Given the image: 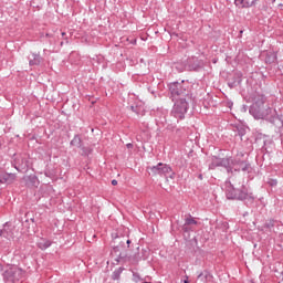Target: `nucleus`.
I'll list each match as a JSON object with an SVG mask.
<instances>
[{
  "label": "nucleus",
  "mask_w": 283,
  "mask_h": 283,
  "mask_svg": "<svg viewBox=\"0 0 283 283\" xmlns=\"http://www.w3.org/2000/svg\"><path fill=\"white\" fill-rule=\"evenodd\" d=\"M117 240H119V248L120 247H125V243H126V239L125 238H123V239H120V238H117Z\"/></svg>",
  "instance_id": "nucleus-26"
},
{
  "label": "nucleus",
  "mask_w": 283,
  "mask_h": 283,
  "mask_svg": "<svg viewBox=\"0 0 283 283\" xmlns=\"http://www.w3.org/2000/svg\"><path fill=\"white\" fill-rule=\"evenodd\" d=\"M61 45H63V42H61Z\"/></svg>",
  "instance_id": "nucleus-48"
},
{
  "label": "nucleus",
  "mask_w": 283,
  "mask_h": 283,
  "mask_svg": "<svg viewBox=\"0 0 283 283\" xmlns=\"http://www.w3.org/2000/svg\"><path fill=\"white\" fill-rule=\"evenodd\" d=\"M17 180V175L15 174H9L4 171L2 185H12Z\"/></svg>",
  "instance_id": "nucleus-12"
},
{
  "label": "nucleus",
  "mask_w": 283,
  "mask_h": 283,
  "mask_svg": "<svg viewBox=\"0 0 283 283\" xmlns=\"http://www.w3.org/2000/svg\"><path fill=\"white\" fill-rule=\"evenodd\" d=\"M255 3H258V0H252L251 2H249V8H253Z\"/></svg>",
  "instance_id": "nucleus-31"
},
{
  "label": "nucleus",
  "mask_w": 283,
  "mask_h": 283,
  "mask_svg": "<svg viewBox=\"0 0 283 283\" xmlns=\"http://www.w3.org/2000/svg\"><path fill=\"white\" fill-rule=\"evenodd\" d=\"M25 222H32L34 224L35 221H34V218H31V219H27Z\"/></svg>",
  "instance_id": "nucleus-35"
},
{
  "label": "nucleus",
  "mask_w": 283,
  "mask_h": 283,
  "mask_svg": "<svg viewBox=\"0 0 283 283\" xmlns=\"http://www.w3.org/2000/svg\"><path fill=\"white\" fill-rule=\"evenodd\" d=\"M248 283H254L253 280H249Z\"/></svg>",
  "instance_id": "nucleus-42"
},
{
  "label": "nucleus",
  "mask_w": 283,
  "mask_h": 283,
  "mask_svg": "<svg viewBox=\"0 0 283 283\" xmlns=\"http://www.w3.org/2000/svg\"><path fill=\"white\" fill-rule=\"evenodd\" d=\"M125 271V268H118L116 269L113 274H112V280H114V282H119L120 281V275H123V272Z\"/></svg>",
  "instance_id": "nucleus-14"
},
{
  "label": "nucleus",
  "mask_w": 283,
  "mask_h": 283,
  "mask_svg": "<svg viewBox=\"0 0 283 283\" xmlns=\"http://www.w3.org/2000/svg\"><path fill=\"white\" fill-rule=\"evenodd\" d=\"M15 169H17V171H20V168H19V166H15Z\"/></svg>",
  "instance_id": "nucleus-41"
},
{
  "label": "nucleus",
  "mask_w": 283,
  "mask_h": 283,
  "mask_svg": "<svg viewBox=\"0 0 283 283\" xmlns=\"http://www.w3.org/2000/svg\"><path fill=\"white\" fill-rule=\"evenodd\" d=\"M226 196L228 200H240L248 207L249 205H253L255 202L253 192L249 191V188H247L244 184L238 187V181H235L234 177H230V181H228Z\"/></svg>",
  "instance_id": "nucleus-2"
},
{
  "label": "nucleus",
  "mask_w": 283,
  "mask_h": 283,
  "mask_svg": "<svg viewBox=\"0 0 283 283\" xmlns=\"http://www.w3.org/2000/svg\"><path fill=\"white\" fill-rule=\"evenodd\" d=\"M2 275L6 283H19L23 280L25 272L19 266H11L6 270Z\"/></svg>",
  "instance_id": "nucleus-5"
},
{
  "label": "nucleus",
  "mask_w": 283,
  "mask_h": 283,
  "mask_svg": "<svg viewBox=\"0 0 283 283\" xmlns=\"http://www.w3.org/2000/svg\"><path fill=\"white\" fill-rule=\"evenodd\" d=\"M70 145L72 147H77L78 149H83V139L81 135H75L74 138L71 140Z\"/></svg>",
  "instance_id": "nucleus-13"
},
{
  "label": "nucleus",
  "mask_w": 283,
  "mask_h": 283,
  "mask_svg": "<svg viewBox=\"0 0 283 283\" xmlns=\"http://www.w3.org/2000/svg\"><path fill=\"white\" fill-rule=\"evenodd\" d=\"M135 260H136V262H140V260H147V258H143V256H140V255H135Z\"/></svg>",
  "instance_id": "nucleus-30"
},
{
  "label": "nucleus",
  "mask_w": 283,
  "mask_h": 283,
  "mask_svg": "<svg viewBox=\"0 0 283 283\" xmlns=\"http://www.w3.org/2000/svg\"><path fill=\"white\" fill-rule=\"evenodd\" d=\"M25 167H28V161H25L24 167H22V169H25Z\"/></svg>",
  "instance_id": "nucleus-38"
},
{
  "label": "nucleus",
  "mask_w": 283,
  "mask_h": 283,
  "mask_svg": "<svg viewBox=\"0 0 283 283\" xmlns=\"http://www.w3.org/2000/svg\"><path fill=\"white\" fill-rule=\"evenodd\" d=\"M250 114L256 120H268L272 125H277V112L266 104V97L264 95L254 97V103L250 106Z\"/></svg>",
  "instance_id": "nucleus-1"
},
{
  "label": "nucleus",
  "mask_w": 283,
  "mask_h": 283,
  "mask_svg": "<svg viewBox=\"0 0 283 283\" xmlns=\"http://www.w3.org/2000/svg\"><path fill=\"white\" fill-rule=\"evenodd\" d=\"M212 277L213 276L211 275V273L205 270L199 273V275L197 276V280H200V282L207 283V282H211Z\"/></svg>",
  "instance_id": "nucleus-11"
},
{
  "label": "nucleus",
  "mask_w": 283,
  "mask_h": 283,
  "mask_svg": "<svg viewBox=\"0 0 283 283\" xmlns=\"http://www.w3.org/2000/svg\"><path fill=\"white\" fill-rule=\"evenodd\" d=\"M234 6L239 8L240 10L244 8H249V1L247 0H234Z\"/></svg>",
  "instance_id": "nucleus-18"
},
{
  "label": "nucleus",
  "mask_w": 283,
  "mask_h": 283,
  "mask_svg": "<svg viewBox=\"0 0 283 283\" xmlns=\"http://www.w3.org/2000/svg\"><path fill=\"white\" fill-rule=\"evenodd\" d=\"M270 185H271V187H275V186L277 185V180H272V181L270 182Z\"/></svg>",
  "instance_id": "nucleus-33"
},
{
  "label": "nucleus",
  "mask_w": 283,
  "mask_h": 283,
  "mask_svg": "<svg viewBox=\"0 0 283 283\" xmlns=\"http://www.w3.org/2000/svg\"><path fill=\"white\" fill-rule=\"evenodd\" d=\"M112 185H113V187H116V185H118V181L116 179H113Z\"/></svg>",
  "instance_id": "nucleus-34"
},
{
  "label": "nucleus",
  "mask_w": 283,
  "mask_h": 283,
  "mask_svg": "<svg viewBox=\"0 0 283 283\" xmlns=\"http://www.w3.org/2000/svg\"><path fill=\"white\" fill-rule=\"evenodd\" d=\"M265 61L266 63H275V56L274 55L268 56Z\"/></svg>",
  "instance_id": "nucleus-25"
},
{
  "label": "nucleus",
  "mask_w": 283,
  "mask_h": 283,
  "mask_svg": "<svg viewBox=\"0 0 283 283\" xmlns=\"http://www.w3.org/2000/svg\"><path fill=\"white\" fill-rule=\"evenodd\" d=\"M218 167H220V158L213 157L212 161L208 166V169L213 170V169H216Z\"/></svg>",
  "instance_id": "nucleus-19"
},
{
  "label": "nucleus",
  "mask_w": 283,
  "mask_h": 283,
  "mask_svg": "<svg viewBox=\"0 0 283 283\" xmlns=\"http://www.w3.org/2000/svg\"><path fill=\"white\" fill-rule=\"evenodd\" d=\"M272 3H275V0H271Z\"/></svg>",
  "instance_id": "nucleus-45"
},
{
  "label": "nucleus",
  "mask_w": 283,
  "mask_h": 283,
  "mask_svg": "<svg viewBox=\"0 0 283 283\" xmlns=\"http://www.w3.org/2000/svg\"><path fill=\"white\" fill-rule=\"evenodd\" d=\"M132 112H136V107L135 106H130Z\"/></svg>",
  "instance_id": "nucleus-37"
},
{
  "label": "nucleus",
  "mask_w": 283,
  "mask_h": 283,
  "mask_svg": "<svg viewBox=\"0 0 283 283\" xmlns=\"http://www.w3.org/2000/svg\"><path fill=\"white\" fill-rule=\"evenodd\" d=\"M6 171L0 170V185H3V176H4Z\"/></svg>",
  "instance_id": "nucleus-28"
},
{
  "label": "nucleus",
  "mask_w": 283,
  "mask_h": 283,
  "mask_svg": "<svg viewBox=\"0 0 283 283\" xmlns=\"http://www.w3.org/2000/svg\"><path fill=\"white\" fill-rule=\"evenodd\" d=\"M188 70H190V72H198V70H200V64H198V60L193 61L192 60H188Z\"/></svg>",
  "instance_id": "nucleus-16"
},
{
  "label": "nucleus",
  "mask_w": 283,
  "mask_h": 283,
  "mask_svg": "<svg viewBox=\"0 0 283 283\" xmlns=\"http://www.w3.org/2000/svg\"><path fill=\"white\" fill-rule=\"evenodd\" d=\"M189 103H191V98L175 99V105L171 111L172 116L180 119L185 118V114H187V111L189 109Z\"/></svg>",
  "instance_id": "nucleus-6"
},
{
  "label": "nucleus",
  "mask_w": 283,
  "mask_h": 283,
  "mask_svg": "<svg viewBox=\"0 0 283 283\" xmlns=\"http://www.w3.org/2000/svg\"><path fill=\"white\" fill-rule=\"evenodd\" d=\"M0 235L6 240H10V233L6 229L0 230Z\"/></svg>",
  "instance_id": "nucleus-24"
},
{
  "label": "nucleus",
  "mask_w": 283,
  "mask_h": 283,
  "mask_svg": "<svg viewBox=\"0 0 283 283\" xmlns=\"http://www.w3.org/2000/svg\"><path fill=\"white\" fill-rule=\"evenodd\" d=\"M39 249H41L42 251H45V249H50V247H52V241L48 240V239H42L39 243H38Z\"/></svg>",
  "instance_id": "nucleus-15"
},
{
  "label": "nucleus",
  "mask_w": 283,
  "mask_h": 283,
  "mask_svg": "<svg viewBox=\"0 0 283 283\" xmlns=\"http://www.w3.org/2000/svg\"><path fill=\"white\" fill-rule=\"evenodd\" d=\"M65 39V41H66V43H67V38H64Z\"/></svg>",
  "instance_id": "nucleus-47"
},
{
  "label": "nucleus",
  "mask_w": 283,
  "mask_h": 283,
  "mask_svg": "<svg viewBox=\"0 0 283 283\" xmlns=\"http://www.w3.org/2000/svg\"><path fill=\"white\" fill-rule=\"evenodd\" d=\"M168 87L172 101H179L180 98L191 99V91H189V86L185 85V81L181 83L172 82Z\"/></svg>",
  "instance_id": "nucleus-3"
},
{
  "label": "nucleus",
  "mask_w": 283,
  "mask_h": 283,
  "mask_svg": "<svg viewBox=\"0 0 283 283\" xmlns=\"http://www.w3.org/2000/svg\"><path fill=\"white\" fill-rule=\"evenodd\" d=\"M127 147H132V144H127Z\"/></svg>",
  "instance_id": "nucleus-44"
},
{
  "label": "nucleus",
  "mask_w": 283,
  "mask_h": 283,
  "mask_svg": "<svg viewBox=\"0 0 283 283\" xmlns=\"http://www.w3.org/2000/svg\"><path fill=\"white\" fill-rule=\"evenodd\" d=\"M277 116V119H276V123H281V127H280V134L281 136H283V115H276Z\"/></svg>",
  "instance_id": "nucleus-22"
},
{
  "label": "nucleus",
  "mask_w": 283,
  "mask_h": 283,
  "mask_svg": "<svg viewBox=\"0 0 283 283\" xmlns=\"http://www.w3.org/2000/svg\"><path fill=\"white\" fill-rule=\"evenodd\" d=\"M46 36H50V33H46Z\"/></svg>",
  "instance_id": "nucleus-46"
},
{
  "label": "nucleus",
  "mask_w": 283,
  "mask_h": 283,
  "mask_svg": "<svg viewBox=\"0 0 283 283\" xmlns=\"http://www.w3.org/2000/svg\"><path fill=\"white\" fill-rule=\"evenodd\" d=\"M273 227H275V220H273V219H269V220L264 223V228H265V229H273Z\"/></svg>",
  "instance_id": "nucleus-21"
},
{
  "label": "nucleus",
  "mask_w": 283,
  "mask_h": 283,
  "mask_svg": "<svg viewBox=\"0 0 283 283\" xmlns=\"http://www.w3.org/2000/svg\"><path fill=\"white\" fill-rule=\"evenodd\" d=\"M198 178H199V180H202V175H199Z\"/></svg>",
  "instance_id": "nucleus-40"
},
{
  "label": "nucleus",
  "mask_w": 283,
  "mask_h": 283,
  "mask_svg": "<svg viewBox=\"0 0 283 283\" xmlns=\"http://www.w3.org/2000/svg\"><path fill=\"white\" fill-rule=\"evenodd\" d=\"M113 258H115V262L118 264L127 259V252L120 251V245H116L113 248V251L111 253Z\"/></svg>",
  "instance_id": "nucleus-8"
},
{
  "label": "nucleus",
  "mask_w": 283,
  "mask_h": 283,
  "mask_svg": "<svg viewBox=\"0 0 283 283\" xmlns=\"http://www.w3.org/2000/svg\"><path fill=\"white\" fill-rule=\"evenodd\" d=\"M185 224L191 227V224H198V221L189 214L188 218L185 219Z\"/></svg>",
  "instance_id": "nucleus-20"
},
{
  "label": "nucleus",
  "mask_w": 283,
  "mask_h": 283,
  "mask_svg": "<svg viewBox=\"0 0 283 283\" xmlns=\"http://www.w3.org/2000/svg\"><path fill=\"white\" fill-rule=\"evenodd\" d=\"M143 277H140V274L138 272H133V282H142Z\"/></svg>",
  "instance_id": "nucleus-23"
},
{
  "label": "nucleus",
  "mask_w": 283,
  "mask_h": 283,
  "mask_svg": "<svg viewBox=\"0 0 283 283\" xmlns=\"http://www.w3.org/2000/svg\"><path fill=\"white\" fill-rule=\"evenodd\" d=\"M237 132H247V128L242 125L235 127Z\"/></svg>",
  "instance_id": "nucleus-27"
},
{
  "label": "nucleus",
  "mask_w": 283,
  "mask_h": 283,
  "mask_svg": "<svg viewBox=\"0 0 283 283\" xmlns=\"http://www.w3.org/2000/svg\"><path fill=\"white\" fill-rule=\"evenodd\" d=\"M147 170L149 172V176H169V178L174 179L176 177V172H174V169H171V166L158 163L156 166H149L147 167Z\"/></svg>",
  "instance_id": "nucleus-4"
},
{
  "label": "nucleus",
  "mask_w": 283,
  "mask_h": 283,
  "mask_svg": "<svg viewBox=\"0 0 283 283\" xmlns=\"http://www.w3.org/2000/svg\"><path fill=\"white\" fill-rule=\"evenodd\" d=\"M62 36L65 38V36H66V33H65V32H62Z\"/></svg>",
  "instance_id": "nucleus-39"
},
{
  "label": "nucleus",
  "mask_w": 283,
  "mask_h": 283,
  "mask_svg": "<svg viewBox=\"0 0 283 283\" xmlns=\"http://www.w3.org/2000/svg\"><path fill=\"white\" fill-rule=\"evenodd\" d=\"M182 231H185V233L189 232V226L187 223L184 224Z\"/></svg>",
  "instance_id": "nucleus-29"
},
{
  "label": "nucleus",
  "mask_w": 283,
  "mask_h": 283,
  "mask_svg": "<svg viewBox=\"0 0 283 283\" xmlns=\"http://www.w3.org/2000/svg\"><path fill=\"white\" fill-rule=\"evenodd\" d=\"M31 59H29V65L32 67L34 65H40L43 63V56L40 53H32Z\"/></svg>",
  "instance_id": "nucleus-10"
},
{
  "label": "nucleus",
  "mask_w": 283,
  "mask_h": 283,
  "mask_svg": "<svg viewBox=\"0 0 283 283\" xmlns=\"http://www.w3.org/2000/svg\"><path fill=\"white\" fill-rule=\"evenodd\" d=\"M27 182L31 185V187H36L39 185V177H36V175H30L27 177Z\"/></svg>",
  "instance_id": "nucleus-17"
},
{
  "label": "nucleus",
  "mask_w": 283,
  "mask_h": 283,
  "mask_svg": "<svg viewBox=\"0 0 283 283\" xmlns=\"http://www.w3.org/2000/svg\"><path fill=\"white\" fill-rule=\"evenodd\" d=\"M253 168H251V164L247 160L239 159L238 157H234L232 160V174L237 171L240 174V171H243L245 174H251Z\"/></svg>",
  "instance_id": "nucleus-7"
},
{
  "label": "nucleus",
  "mask_w": 283,
  "mask_h": 283,
  "mask_svg": "<svg viewBox=\"0 0 283 283\" xmlns=\"http://www.w3.org/2000/svg\"><path fill=\"white\" fill-rule=\"evenodd\" d=\"M184 283H189V280H185Z\"/></svg>",
  "instance_id": "nucleus-43"
},
{
  "label": "nucleus",
  "mask_w": 283,
  "mask_h": 283,
  "mask_svg": "<svg viewBox=\"0 0 283 283\" xmlns=\"http://www.w3.org/2000/svg\"><path fill=\"white\" fill-rule=\"evenodd\" d=\"M126 244H127V248H129V244H132V240L126 239Z\"/></svg>",
  "instance_id": "nucleus-36"
},
{
  "label": "nucleus",
  "mask_w": 283,
  "mask_h": 283,
  "mask_svg": "<svg viewBox=\"0 0 283 283\" xmlns=\"http://www.w3.org/2000/svg\"><path fill=\"white\" fill-rule=\"evenodd\" d=\"M228 85H229V87H231V90H233V87H235V82H228Z\"/></svg>",
  "instance_id": "nucleus-32"
},
{
  "label": "nucleus",
  "mask_w": 283,
  "mask_h": 283,
  "mask_svg": "<svg viewBox=\"0 0 283 283\" xmlns=\"http://www.w3.org/2000/svg\"><path fill=\"white\" fill-rule=\"evenodd\" d=\"M220 167H224L228 174H233V159L231 157L220 158Z\"/></svg>",
  "instance_id": "nucleus-9"
}]
</instances>
